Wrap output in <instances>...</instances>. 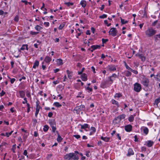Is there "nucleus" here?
Returning <instances> with one entry per match:
<instances>
[{
    "instance_id": "nucleus-1",
    "label": "nucleus",
    "mask_w": 160,
    "mask_h": 160,
    "mask_svg": "<svg viewBox=\"0 0 160 160\" xmlns=\"http://www.w3.org/2000/svg\"><path fill=\"white\" fill-rule=\"evenodd\" d=\"M64 158L67 160H78V155L74 153H70L64 156Z\"/></svg>"
},
{
    "instance_id": "nucleus-2",
    "label": "nucleus",
    "mask_w": 160,
    "mask_h": 160,
    "mask_svg": "<svg viewBox=\"0 0 160 160\" xmlns=\"http://www.w3.org/2000/svg\"><path fill=\"white\" fill-rule=\"evenodd\" d=\"M156 33V31L153 29L152 28H148L145 32L146 35L148 37H152Z\"/></svg>"
},
{
    "instance_id": "nucleus-3",
    "label": "nucleus",
    "mask_w": 160,
    "mask_h": 160,
    "mask_svg": "<svg viewBox=\"0 0 160 160\" xmlns=\"http://www.w3.org/2000/svg\"><path fill=\"white\" fill-rule=\"evenodd\" d=\"M85 109V108L84 105H81L75 107L74 109V110L76 111V112L77 114H79L80 111H83Z\"/></svg>"
},
{
    "instance_id": "nucleus-4",
    "label": "nucleus",
    "mask_w": 160,
    "mask_h": 160,
    "mask_svg": "<svg viewBox=\"0 0 160 160\" xmlns=\"http://www.w3.org/2000/svg\"><path fill=\"white\" fill-rule=\"evenodd\" d=\"M49 123L52 128V131L54 132L56 130L55 122L54 120H49Z\"/></svg>"
},
{
    "instance_id": "nucleus-5",
    "label": "nucleus",
    "mask_w": 160,
    "mask_h": 160,
    "mask_svg": "<svg viewBox=\"0 0 160 160\" xmlns=\"http://www.w3.org/2000/svg\"><path fill=\"white\" fill-rule=\"evenodd\" d=\"M118 31L115 28H111L109 32V34L111 35L113 37L116 36Z\"/></svg>"
},
{
    "instance_id": "nucleus-6",
    "label": "nucleus",
    "mask_w": 160,
    "mask_h": 160,
    "mask_svg": "<svg viewBox=\"0 0 160 160\" xmlns=\"http://www.w3.org/2000/svg\"><path fill=\"white\" fill-rule=\"evenodd\" d=\"M141 89V86L140 84L136 83L134 85V90L137 92H139Z\"/></svg>"
},
{
    "instance_id": "nucleus-7",
    "label": "nucleus",
    "mask_w": 160,
    "mask_h": 160,
    "mask_svg": "<svg viewBox=\"0 0 160 160\" xmlns=\"http://www.w3.org/2000/svg\"><path fill=\"white\" fill-rule=\"evenodd\" d=\"M149 80L148 79L144 78H142V83L145 87H148L149 85Z\"/></svg>"
},
{
    "instance_id": "nucleus-8",
    "label": "nucleus",
    "mask_w": 160,
    "mask_h": 160,
    "mask_svg": "<svg viewBox=\"0 0 160 160\" xmlns=\"http://www.w3.org/2000/svg\"><path fill=\"white\" fill-rule=\"evenodd\" d=\"M125 115L124 114L120 115L115 118L114 119V121L117 120L118 122H120L122 119L125 118Z\"/></svg>"
},
{
    "instance_id": "nucleus-9",
    "label": "nucleus",
    "mask_w": 160,
    "mask_h": 160,
    "mask_svg": "<svg viewBox=\"0 0 160 160\" xmlns=\"http://www.w3.org/2000/svg\"><path fill=\"white\" fill-rule=\"evenodd\" d=\"M107 68V70L111 71H115L116 69V68L114 65H109Z\"/></svg>"
},
{
    "instance_id": "nucleus-10",
    "label": "nucleus",
    "mask_w": 160,
    "mask_h": 160,
    "mask_svg": "<svg viewBox=\"0 0 160 160\" xmlns=\"http://www.w3.org/2000/svg\"><path fill=\"white\" fill-rule=\"evenodd\" d=\"M132 126L131 125H128L125 127V130L128 132H130L132 130Z\"/></svg>"
},
{
    "instance_id": "nucleus-11",
    "label": "nucleus",
    "mask_w": 160,
    "mask_h": 160,
    "mask_svg": "<svg viewBox=\"0 0 160 160\" xmlns=\"http://www.w3.org/2000/svg\"><path fill=\"white\" fill-rule=\"evenodd\" d=\"M136 56L141 59L142 61H144L145 60V57L142 55V54L139 53H137L136 55Z\"/></svg>"
},
{
    "instance_id": "nucleus-12",
    "label": "nucleus",
    "mask_w": 160,
    "mask_h": 160,
    "mask_svg": "<svg viewBox=\"0 0 160 160\" xmlns=\"http://www.w3.org/2000/svg\"><path fill=\"white\" fill-rule=\"evenodd\" d=\"M134 154L133 150L131 148H129L128 150V153L127 156H129L131 155H133Z\"/></svg>"
},
{
    "instance_id": "nucleus-13",
    "label": "nucleus",
    "mask_w": 160,
    "mask_h": 160,
    "mask_svg": "<svg viewBox=\"0 0 160 160\" xmlns=\"http://www.w3.org/2000/svg\"><path fill=\"white\" fill-rule=\"evenodd\" d=\"M81 78L83 81H86L88 79L87 75L85 73H83L81 76Z\"/></svg>"
},
{
    "instance_id": "nucleus-14",
    "label": "nucleus",
    "mask_w": 160,
    "mask_h": 160,
    "mask_svg": "<svg viewBox=\"0 0 160 160\" xmlns=\"http://www.w3.org/2000/svg\"><path fill=\"white\" fill-rule=\"evenodd\" d=\"M101 47V46L99 45H93L91 47V49H93L94 50L97 49H99Z\"/></svg>"
},
{
    "instance_id": "nucleus-15",
    "label": "nucleus",
    "mask_w": 160,
    "mask_h": 160,
    "mask_svg": "<svg viewBox=\"0 0 160 160\" xmlns=\"http://www.w3.org/2000/svg\"><path fill=\"white\" fill-rule=\"evenodd\" d=\"M90 129L91 130V131L89 135H91L93 134L95 132L96 129L94 127H91Z\"/></svg>"
},
{
    "instance_id": "nucleus-16",
    "label": "nucleus",
    "mask_w": 160,
    "mask_h": 160,
    "mask_svg": "<svg viewBox=\"0 0 160 160\" xmlns=\"http://www.w3.org/2000/svg\"><path fill=\"white\" fill-rule=\"evenodd\" d=\"M19 93L20 94V97L21 98H24L25 96V93L23 91H19Z\"/></svg>"
},
{
    "instance_id": "nucleus-17",
    "label": "nucleus",
    "mask_w": 160,
    "mask_h": 160,
    "mask_svg": "<svg viewBox=\"0 0 160 160\" xmlns=\"http://www.w3.org/2000/svg\"><path fill=\"white\" fill-rule=\"evenodd\" d=\"M79 125L81 126V129H85L87 128H89V127H88L89 125L87 124H84L83 125L80 124Z\"/></svg>"
},
{
    "instance_id": "nucleus-18",
    "label": "nucleus",
    "mask_w": 160,
    "mask_h": 160,
    "mask_svg": "<svg viewBox=\"0 0 160 160\" xmlns=\"http://www.w3.org/2000/svg\"><path fill=\"white\" fill-rule=\"evenodd\" d=\"M80 4L82 5V7L84 8L86 6V2L85 0H82L80 2Z\"/></svg>"
},
{
    "instance_id": "nucleus-19",
    "label": "nucleus",
    "mask_w": 160,
    "mask_h": 160,
    "mask_svg": "<svg viewBox=\"0 0 160 160\" xmlns=\"http://www.w3.org/2000/svg\"><path fill=\"white\" fill-rule=\"evenodd\" d=\"M101 139L102 140H103L106 142H108L109 141V140H110L109 138L107 137H101Z\"/></svg>"
},
{
    "instance_id": "nucleus-20",
    "label": "nucleus",
    "mask_w": 160,
    "mask_h": 160,
    "mask_svg": "<svg viewBox=\"0 0 160 160\" xmlns=\"http://www.w3.org/2000/svg\"><path fill=\"white\" fill-rule=\"evenodd\" d=\"M57 64L59 65H62L63 64L62 60L61 59H57Z\"/></svg>"
},
{
    "instance_id": "nucleus-21",
    "label": "nucleus",
    "mask_w": 160,
    "mask_h": 160,
    "mask_svg": "<svg viewBox=\"0 0 160 160\" xmlns=\"http://www.w3.org/2000/svg\"><path fill=\"white\" fill-rule=\"evenodd\" d=\"M51 60V58L48 56H47L45 58L44 60L45 62H50Z\"/></svg>"
},
{
    "instance_id": "nucleus-22",
    "label": "nucleus",
    "mask_w": 160,
    "mask_h": 160,
    "mask_svg": "<svg viewBox=\"0 0 160 160\" xmlns=\"http://www.w3.org/2000/svg\"><path fill=\"white\" fill-rule=\"evenodd\" d=\"M39 65V62L38 61H36L34 63L33 68H36L37 67H38Z\"/></svg>"
},
{
    "instance_id": "nucleus-23",
    "label": "nucleus",
    "mask_w": 160,
    "mask_h": 160,
    "mask_svg": "<svg viewBox=\"0 0 160 160\" xmlns=\"http://www.w3.org/2000/svg\"><path fill=\"white\" fill-rule=\"evenodd\" d=\"M112 103L113 104L116 105L118 107H119L118 103V102L115 100L112 99Z\"/></svg>"
},
{
    "instance_id": "nucleus-24",
    "label": "nucleus",
    "mask_w": 160,
    "mask_h": 160,
    "mask_svg": "<svg viewBox=\"0 0 160 160\" xmlns=\"http://www.w3.org/2000/svg\"><path fill=\"white\" fill-rule=\"evenodd\" d=\"M143 131L146 135H147L148 132V129L147 128L145 127L143 129Z\"/></svg>"
},
{
    "instance_id": "nucleus-25",
    "label": "nucleus",
    "mask_w": 160,
    "mask_h": 160,
    "mask_svg": "<svg viewBox=\"0 0 160 160\" xmlns=\"http://www.w3.org/2000/svg\"><path fill=\"white\" fill-rule=\"evenodd\" d=\"M35 29L38 31H39L42 29V28L38 25H36L35 27Z\"/></svg>"
},
{
    "instance_id": "nucleus-26",
    "label": "nucleus",
    "mask_w": 160,
    "mask_h": 160,
    "mask_svg": "<svg viewBox=\"0 0 160 160\" xmlns=\"http://www.w3.org/2000/svg\"><path fill=\"white\" fill-rule=\"evenodd\" d=\"M153 143V142L149 141L147 144V145L148 147H151Z\"/></svg>"
},
{
    "instance_id": "nucleus-27",
    "label": "nucleus",
    "mask_w": 160,
    "mask_h": 160,
    "mask_svg": "<svg viewBox=\"0 0 160 160\" xmlns=\"http://www.w3.org/2000/svg\"><path fill=\"white\" fill-rule=\"evenodd\" d=\"M53 105L57 107H60L62 106V105L58 102H56L53 103Z\"/></svg>"
},
{
    "instance_id": "nucleus-28",
    "label": "nucleus",
    "mask_w": 160,
    "mask_h": 160,
    "mask_svg": "<svg viewBox=\"0 0 160 160\" xmlns=\"http://www.w3.org/2000/svg\"><path fill=\"white\" fill-rule=\"evenodd\" d=\"M36 109H38V111H39L40 108V106L39 105V101L38 100H37L36 102Z\"/></svg>"
},
{
    "instance_id": "nucleus-29",
    "label": "nucleus",
    "mask_w": 160,
    "mask_h": 160,
    "mask_svg": "<svg viewBox=\"0 0 160 160\" xmlns=\"http://www.w3.org/2000/svg\"><path fill=\"white\" fill-rule=\"evenodd\" d=\"M121 22L122 24H125L128 23V21H125L124 19H122L121 18H120Z\"/></svg>"
},
{
    "instance_id": "nucleus-30",
    "label": "nucleus",
    "mask_w": 160,
    "mask_h": 160,
    "mask_svg": "<svg viewBox=\"0 0 160 160\" xmlns=\"http://www.w3.org/2000/svg\"><path fill=\"white\" fill-rule=\"evenodd\" d=\"M160 102V97L158 98L155 99V103L158 105V104Z\"/></svg>"
},
{
    "instance_id": "nucleus-31",
    "label": "nucleus",
    "mask_w": 160,
    "mask_h": 160,
    "mask_svg": "<svg viewBox=\"0 0 160 160\" xmlns=\"http://www.w3.org/2000/svg\"><path fill=\"white\" fill-rule=\"evenodd\" d=\"M156 79L160 81V73L157 74L156 77L155 76Z\"/></svg>"
},
{
    "instance_id": "nucleus-32",
    "label": "nucleus",
    "mask_w": 160,
    "mask_h": 160,
    "mask_svg": "<svg viewBox=\"0 0 160 160\" xmlns=\"http://www.w3.org/2000/svg\"><path fill=\"white\" fill-rule=\"evenodd\" d=\"M134 120V117L132 115L130 116L128 118V120L130 122H132Z\"/></svg>"
},
{
    "instance_id": "nucleus-33",
    "label": "nucleus",
    "mask_w": 160,
    "mask_h": 160,
    "mask_svg": "<svg viewBox=\"0 0 160 160\" xmlns=\"http://www.w3.org/2000/svg\"><path fill=\"white\" fill-rule=\"evenodd\" d=\"M16 149V145L14 144L12 146V150L13 151V153H15V150Z\"/></svg>"
},
{
    "instance_id": "nucleus-34",
    "label": "nucleus",
    "mask_w": 160,
    "mask_h": 160,
    "mask_svg": "<svg viewBox=\"0 0 160 160\" xmlns=\"http://www.w3.org/2000/svg\"><path fill=\"white\" fill-rule=\"evenodd\" d=\"M131 75V73L129 71H127L125 72V75L128 77L130 76Z\"/></svg>"
},
{
    "instance_id": "nucleus-35",
    "label": "nucleus",
    "mask_w": 160,
    "mask_h": 160,
    "mask_svg": "<svg viewBox=\"0 0 160 160\" xmlns=\"http://www.w3.org/2000/svg\"><path fill=\"white\" fill-rule=\"evenodd\" d=\"M39 33V32H35L31 31L30 32V34L32 35H36Z\"/></svg>"
},
{
    "instance_id": "nucleus-36",
    "label": "nucleus",
    "mask_w": 160,
    "mask_h": 160,
    "mask_svg": "<svg viewBox=\"0 0 160 160\" xmlns=\"http://www.w3.org/2000/svg\"><path fill=\"white\" fill-rule=\"evenodd\" d=\"M48 128L49 127L48 125H45L43 128V131L45 132H46L48 130Z\"/></svg>"
},
{
    "instance_id": "nucleus-37",
    "label": "nucleus",
    "mask_w": 160,
    "mask_h": 160,
    "mask_svg": "<svg viewBox=\"0 0 160 160\" xmlns=\"http://www.w3.org/2000/svg\"><path fill=\"white\" fill-rule=\"evenodd\" d=\"M13 132V131H11L9 133H8L7 132H6L5 133V135L7 137H8L11 135L12 132Z\"/></svg>"
},
{
    "instance_id": "nucleus-38",
    "label": "nucleus",
    "mask_w": 160,
    "mask_h": 160,
    "mask_svg": "<svg viewBox=\"0 0 160 160\" xmlns=\"http://www.w3.org/2000/svg\"><path fill=\"white\" fill-rule=\"evenodd\" d=\"M65 4L68 6H69L71 5L72 6L73 5V3L70 2H65Z\"/></svg>"
},
{
    "instance_id": "nucleus-39",
    "label": "nucleus",
    "mask_w": 160,
    "mask_h": 160,
    "mask_svg": "<svg viewBox=\"0 0 160 160\" xmlns=\"http://www.w3.org/2000/svg\"><path fill=\"white\" fill-rule=\"evenodd\" d=\"M62 138H61V137L59 135H58V137L57 138V141L58 142H60L62 141Z\"/></svg>"
},
{
    "instance_id": "nucleus-40",
    "label": "nucleus",
    "mask_w": 160,
    "mask_h": 160,
    "mask_svg": "<svg viewBox=\"0 0 160 160\" xmlns=\"http://www.w3.org/2000/svg\"><path fill=\"white\" fill-rule=\"evenodd\" d=\"M107 17V15L106 14H103L102 15L100 16L99 18H106Z\"/></svg>"
},
{
    "instance_id": "nucleus-41",
    "label": "nucleus",
    "mask_w": 160,
    "mask_h": 160,
    "mask_svg": "<svg viewBox=\"0 0 160 160\" xmlns=\"http://www.w3.org/2000/svg\"><path fill=\"white\" fill-rule=\"evenodd\" d=\"M109 78V80H108V82H109L110 84H111L113 83V80L111 79L112 77H108Z\"/></svg>"
},
{
    "instance_id": "nucleus-42",
    "label": "nucleus",
    "mask_w": 160,
    "mask_h": 160,
    "mask_svg": "<svg viewBox=\"0 0 160 160\" xmlns=\"http://www.w3.org/2000/svg\"><path fill=\"white\" fill-rule=\"evenodd\" d=\"M125 67H126V68L127 69H128V70H130L131 71L132 69H131L130 68L126 63H125Z\"/></svg>"
},
{
    "instance_id": "nucleus-43",
    "label": "nucleus",
    "mask_w": 160,
    "mask_h": 160,
    "mask_svg": "<svg viewBox=\"0 0 160 160\" xmlns=\"http://www.w3.org/2000/svg\"><path fill=\"white\" fill-rule=\"evenodd\" d=\"M64 24H61L58 27V29L59 30H61L64 27Z\"/></svg>"
},
{
    "instance_id": "nucleus-44",
    "label": "nucleus",
    "mask_w": 160,
    "mask_h": 160,
    "mask_svg": "<svg viewBox=\"0 0 160 160\" xmlns=\"http://www.w3.org/2000/svg\"><path fill=\"white\" fill-rule=\"evenodd\" d=\"M9 78L10 79V82L12 84L13 83H14V81L16 80L14 78H13L11 79L9 77Z\"/></svg>"
},
{
    "instance_id": "nucleus-45",
    "label": "nucleus",
    "mask_w": 160,
    "mask_h": 160,
    "mask_svg": "<svg viewBox=\"0 0 160 160\" xmlns=\"http://www.w3.org/2000/svg\"><path fill=\"white\" fill-rule=\"evenodd\" d=\"M25 45L24 44V45H22V47L20 48V50H19V51L20 52V50H25Z\"/></svg>"
},
{
    "instance_id": "nucleus-46",
    "label": "nucleus",
    "mask_w": 160,
    "mask_h": 160,
    "mask_svg": "<svg viewBox=\"0 0 160 160\" xmlns=\"http://www.w3.org/2000/svg\"><path fill=\"white\" fill-rule=\"evenodd\" d=\"M108 39H104L103 38H102V42L103 44L105 43L106 42H108Z\"/></svg>"
},
{
    "instance_id": "nucleus-47",
    "label": "nucleus",
    "mask_w": 160,
    "mask_h": 160,
    "mask_svg": "<svg viewBox=\"0 0 160 160\" xmlns=\"http://www.w3.org/2000/svg\"><path fill=\"white\" fill-rule=\"evenodd\" d=\"M67 71V73H68V77L70 79L71 78V76L70 75V72L69 71V70H68Z\"/></svg>"
},
{
    "instance_id": "nucleus-48",
    "label": "nucleus",
    "mask_w": 160,
    "mask_h": 160,
    "mask_svg": "<svg viewBox=\"0 0 160 160\" xmlns=\"http://www.w3.org/2000/svg\"><path fill=\"white\" fill-rule=\"evenodd\" d=\"M73 136L77 139H79L80 138V136L79 135H73Z\"/></svg>"
},
{
    "instance_id": "nucleus-49",
    "label": "nucleus",
    "mask_w": 160,
    "mask_h": 160,
    "mask_svg": "<svg viewBox=\"0 0 160 160\" xmlns=\"http://www.w3.org/2000/svg\"><path fill=\"white\" fill-rule=\"evenodd\" d=\"M14 20L16 22H18L19 20V17L18 16H15L14 18Z\"/></svg>"
},
{
    "instance_id": "nucleus-50",
    "label": "nucleus",
    "mask_w": 160,
    "mask_h": 160,
    "mask_svg": "<svg viewBox=\"0 0 160 160\" xmlns=\"http://www.w3.org/2000/svg\"><path fill=\"white\" fill-rule=\"evenodd\" d=\"M122 95L120 93H116L115 96V97L119 98L121 97Z\"/></svg>"
},
{
    "instance_id": "nucleus-51",
    "label": "nucleus",
    "mask_w": 160,
    "mask_h": 160,
    "mask_svg": "<svg viewBox=\"0 0 160 160\" xmlns=\"http://www.w3.org/2000/svg\"><path fill=\"white\" fill-rule=\"evenodd\" d=\"M39 112V111H38V109H36V111L35 113V116L36 117H37V115L38 113V112Z\"/></svg>"
},
{
    "instance_id": "nucleus-52",
    "label": "nucleus",
    "mask_w": 160,
    "mask_h": 160,
    "mask_svg": "<svg viewBox=\"0 0 160 160\" xmlns=\"http://www.w3.org/2000/svg\"><path fill=\"white\" fill-rule=\"evenodd\" d=\"M5 94V92L3 91H2L1 93H0V95L1 97L2 96Z\"/></svg>"
},
{
    "instance_id": "nucleus-53",
    "label": "nucleus",
    "mask_w": 160,
    "mask_h": 160,
    "mask_svg": "<svg viewBox=\"0 0 160 160\" xmlns=\"http://www.w3.org/2000/svg\"><path fill=\"white\" fill-rule=\"evenodd\" d=\"M44 24L46 27H48L49 26V23L48 22H44Z\"/></svg>"
},
{
    "instance_id": "nucleus-54",
    "label": "nucleus",
    "mask_w": 160,
    "mask_h": 160,
    "mask_svg": "<svg viewBox=\"0 0 160 160\" xmlns=\"http://www.w3.org/2000/svg\"><path fill=\"white\" fill-rule=\"evenodd\" d=\"M131 71L135 74H137L138 73V72L137 71L133 70L132 69Z\"/></svg>"
},
{
    "instance_id": "nucleus-55",
    "label": "nucleus",
    "mask_w": 160,
    "mask_h": 160,
    "mask_svg": "<svg viewBox=\"0 0 160 160\" xmlns=\"http://www.w3.org/2000/svg\"><path fill=\"white\" fill-rule=\"evenodd\" d=\"M53 115V113L52 112H49L48 113V116L49 117H51Z\"/></svg>"
},
{
    "instance_id": "nucleus-56",
    "label": "nucleus",
    "mask_w": 160,
    "mask_h": 160,
    "mask_svg": "<svg viewBox=\"0 0 160 160\" xmlns=\"http://www.w3.org/2000/svg\"><path fill=\"white\" fill-rule=\"evenodd\" d=\"M24 101H23L22 102L23 104H25L27 102V100L26 98H24Z\"/></svg>"
},
{
    "instance_id": "nucleus-57",
    "label": "nucleus",
    "mask_w": 160,
    "mask_h": 160,
    "mask_svg": "<svg viewBox=\"0 0 160 160\" xmlns=\"http://www.w3.org/2000/svg\"><path fill=\"white\" fill-rule=\"evenodd\" d=\"M87 89L88 90L89 92L92 91V88H90L89 87H88L87 88Z\"/></svg>"
},
{
    "instance_id": "nucleus-58",
    "label": "nucleus",
    "mask_w": 160,
    "mask_h": 160,
    "mask_svg": "<svg viewBox=\"0 0 160 160\" xmlns=\"http://www.w3.org/2000/svg\"><path fill=\"white\" fill-rule=\"evenodd\" d=\"M23 154L24 155L27 156V157H28V155H27V152L26 150H24V152H23Z\"/></svg>"
},
{
    "instance_id": "nucleus-59",
    "label": "nucleus",
    "mask_w": 160,
    "mask_h": 160,
    "mask_svg": "<svg viewBox=\"0 0 160 160\" xmlns=\"http://www.w3.org/2000/svg\"><path fill=\"white\" fill-rule=\"evenodd\" d=\"M52 154H48L47 157V158H48V159H49L52 156Z\"/></svg>"
},
{
    "instance_id": "nucleus-60",
    "label": "nucleus",
    "mask_w": 160,
    "mask_h": 160,
    "mask_svg": "<svg viewBox=\"0 0 160 160\" xmlns=\"http://www.w3.org/2000/svg\"><path fill=\"white\" fill-rule=\"evenodd\" d=\"M111 77H112V78L113 77L115 78H116L118 77L117 75L115 73L113 74Z\"/></svg>"
},
{
    "instance_id": "nucleus-61",
    "label": "nucleus",
    "mask_w": 160,
    "mask_h": 160,
    "mask_svg": "<svg viewBox=\"0 0 160 160\" xmlns=\"http://www.w3.org/2000/svg\"><path fill=\"white\" fill-rule=\"evenodd\" d=\"M141 150L142 151H145L146 150V148L144 147H142L141 148Z\"/></svg>"
},
{
    "instance_id": "nucleus-62",
    "label": "nucleus",
    "mask_w": 160,
    "mask_h": 160,
    "mask_svg": "<svg viewBox=\"0 0 160 160\" xmlns=\"http://www.w3.org/2000/svg\"><path fill=\"white\" fill-rule=\"evenodd\" d=\"M155 37L156 39H158V38H160V34L155 36Z\"/></svg>"
},
{
    "instance_id": "nucleus-63",
    "label": "nucleus",
    "mask_w": 160,
    "mask_h": 160,
    "mask_svg": "<svg viewBox=\"0 0 160 160\" xmlns=\"http://www.w3.org/2000/svg\"><path fill=\"white\" fill-rule=\"evenodd\" d=\"M134 141L135 142H138V139L137 138V136L136 135H135L134 136Z\"/></svg>"
},
{
    "instance_id": "nucleus-64",
    "label": "nucleus",
    "mask_w": 160,
    "mask_h": 160,
    "mask_svg": "<svg viewBox=\"0 0 160 160\" xmlns=\"http://www.w3.org/2000/svg\"><path fill=\"white\" fill-rule=\"evenodd\" d=\"M7 144L6 142H4L2 143L0 145V147L3 146L4 145H5L6 144Z\"/></svg>"
}]
</instances>
